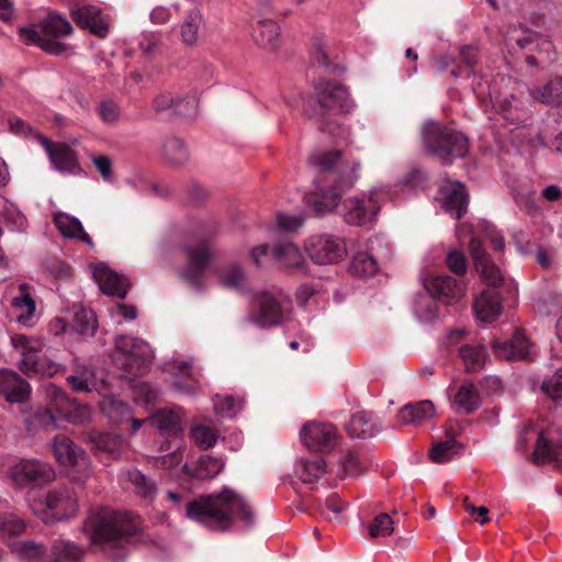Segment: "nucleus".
Instances as JSON below:
<instances>
[{
    "mask_svg": "<svg viewBox=\"0 0 562 562\" xmlns=\"http://www.w3.org/2000/svg\"><path fill=\"white\" fill-rule=\"evenodd\" d=\"M475 315L480 322L491 323L501 313V297L495 290H484L473 303Z\"/></svg>",
    "mask_w": 562,
    "mask_h": 562,
    "instance_id": "nucleus-32",
    "label": "nucleus"
},
{
    "mask_svg": "<svg viewBox=\"0 0 562 562\" xmlns=\"http://www.w3.org/2000/svg\"><path fill=\"white\" fill-rule=\"evenodd\" d=\"M74 29L61 15L50 13L38 24L20 29V35L26 44H34L52 55H63L67 45L58 41L60 37L69 36Z\"/></svg>",
    "mask_w": 562,
    "mask_h": 562,
    "instance_id": "nucleus-5",
    "label": "nucleus"
},
{
    "mask_svg": "<svg viewBox=\"0 0 562 562\" xmlns=\"http://www.w3.org/2000/svg\"><path fill=\"white\" fill-rule=\"evenodd\" d=\"M93 277L99 284L100 290L111 296L123 299L130 289L127 278L112 271L103 263H99L93 269Z\"/></svg>",
    "mask_w": 562,
    "mask_h": 562,
    "instance_id": "nucleus-24",
    "label": "nucleus"
},
{
    "mask_svg": "<svg viewBox=\"0 0 562 562\" xmlns=\"http://www.w3.org/2000/svg\"><path fill=\"white\" fill-rule=\"evenodd\" d=\"M123 476L134 486L135 492L143 498H153L157 492L155 481L144 475L139 470L133 468L123 473Z\"/></svg>",
    "mask_w": 562,
    "mask_h": 562,
    "instance_id": "nucleus-46",
    "label": "nucleus"
},
{
    "mask_svg": "<svg viewBox=\"0 0 562 562\" xmlns=\"http://www.w3.org/2000/svg\"><path fill=\"white\" fill-rule=\"evenodd\" d=\"M305 249L316 265H335L347 255L345 239L329 233L311 236L305 243Z\"/></svg>",
    "mask_w": 562,
    "mask_h": 562,
    "instance_id": "nucleus-11",
    "label": "nucleus"
},
{
    "mask_svg": "<svg viewBox=\"0 0 562 562\" xmlns=\"http://www.w3.org/2000/svg\"><path fill=\"white\" fill-rule=\"evenodd\" d=\"M241 408V403L233 396H216L214 400L215 413L222 418H233Z\"/></svg>",
    "mask_w": 562,
    "mask_h": 562,
    "instance_id": "nucleus-60",
    "label": "nucleus"
},
{
    "mask_svg": "<svg viewBox=\"0 0 562 562\" xmlns=\"http://www.w3.org/2000/svg\"><path fill=\"white\" fill-rule=\"evenodd\" d=\"M11 477L21 487H35L55 479L53 467L38 460H22L11 468Z\"/></svg>",
    "mask_w": 562,
    "mask_h": 562,
    "instance_id": "nucleus-13",
    "label": "nucleus"
},
{
    "mask_svg": "<svg viewBox=\"0 0 562 562\" xmlns=\"http://www.w3.org/2000/svg\"><path fill=\"white\" fill-rule=\"evenodd\" d=\"M531 94L542 103L562 105V77H554L544 86L536 87L531 90Z\"/></svg>",
    "mask_w": 562,
    "mask_h": 562,
    "instance_id": "nucleus-44",
    "label": "nucleus"
},
{
    "mask_svg": "<svg viewBox=\"0 0 562 562\" xmlns=\"http://www.w3.org/2000/svg\"><path fill=\"white\" fill-rule=\"evenodd\" d=\"M215 273L220 282L231 289H239L245 278L240 265L235 262L224 266L223 269H216Z\"/></svg>",
    "mask_w": 562,
    "mask_h": 562,
    "instance_id": "nucleus-56",
    "label": "nucleus"
},
{
    "mask_svg": "<svg viewBox=\"0 0 562 562\" xmlns=\"http://www.w3.org/2000/svg\"><path fill=\"white\" fill-rule=\"evenodd\" d=\"M153 359L149 345L138 338L120 335L115 338L112 353L114 364L131 374H142Z\"/></svg>",
    "mask_w": 562,
    "mask_h": 562,
    "instance_id": "nucleus-8",
    "label": "nucleus"
},
{
    "mask_svg": "<svg viewBox=\"0 0 562 562\" xmlns=\"http://www.w3.org/2000/svg\"><path fill=\"white\" fill-rule=\"evenodd\" d=\"M71 18L79 27L89 30L101 38L106 37L109 33V19L97 5L86 4L74 8Z\"/></svg>",
    "mask_w": 562,
    "mask_h": 562,
    "instance_id": "nucleus-21",
    "label": "nucleus"
},
{
    "mask_svg": "<svg viewBox=\"0 0 562 562\" xmlns=\"http://www.w3.org/2000/svg\"><path fill=\"white\" fill-rule=\"evenodd\" d=\"M54 224L64 237L78 239L89 246H93L92 239L77 217L64 212H56L54 214Z\"/></svg>",
    "mask_w": 562,
    "mask_h": 562,
    "instance_id": "nucleus-33",
    "label": "nucleus"
},
{
    "mask_svg": "<svg viewBox=\"0 0 562 562\" xmlns=\"http://www.w3.org/2000/svg\"><path fill=\"white\" fill-rule=\"evenodd\" d=\"M300 437L304 446L315 451H330L339 438L334 425L315 420L303 425Z\"/></svg>",
    "mask_w": 562,
    "mask_h": 562,
    "instance_id": "nucleus-14",
    "label": "nucleus"
},
{
    "mask_svg": "<svg viewBox=\"0 0 562 562\" xmlns=\"http://www.w3.org/2000/svg\"><path fill=\"white\" fill-rule=\"evenodd\" d=\"M192 359L186 361L173 360L167 366V370L172 374V385L181 394H194L199 387Z\"/></svg>",
    "mask_w": 562,
    "mask_h": 562,
    "instance_id": "nucleus-22",
    "label": "nucleus"
},
{
    "mask_svg": "<svg viewBox=\"0 0 562 562\" xmlns=\"http://www.w3.org/2000/svg\"><path fill=\"white\" fill-rule=\"evenodd\" d=\"M53 452L56 460L67 469L72 482L83 483L91 475V463L86 452L65 435L54 438Z\"/></svg>",
    "mask_w": 562,
    "mask_h": 562,
    "instance_id": "nucleus-10",
    "label": "nucleus"
},
{
    "mask_svg": "<svg viewBox=\"0 0 562 562\" xmlns=\"http://www.w3.org/2000/svg\"><path fill=\"white\" fill-rule=\"evenodd\" d=\"M13 307L20 312L18 322L27 325L30 318L35 312V302L29 292V285L23 283L20 285V294L12 300Z\"/></svg>",
    "mask_w": 562,
    "mask_h": 562,
    "instance_id": "nucleus-50",
    "label": "nucleus"
},
{
    "mask_svg": "<svg viewBox=\"0 0 562 562\" xmlns=\"http://www.w3.org/2000/svg\"><path fill=\"white\" fill-rule=\"evenodd\" d=\"M346 429L353 438L367 439L381 430V423L373 413L362 411L351 416Z\"/></svg>",
    "mask_w": 562,
    "mask_h": 562,
    "instance_id": "nucleus-30",
    "label": "nucleus"
},
{
    "mask_svg": "<svg viewBox=\"0 0 562 562\" xmlns=\"http://www.w3.org/2000/svg\"><path fill=\"white\" fill-rule=\"evenodd\" d=\"M459 357L467 372H477L484 368L488 353L483 345L463 344L459 348Z\"/></svg>",
    "mask_w": 562,
    "mask_h": 562,
    "instance_id": "nucleus-39",
    "label": "nucleus"
},
{
    "mask_svg": "<svg viewBox=\"0 0 562 562\" xmlns=\"http://www.w3.org/2000/svg\"><path fill=\"white\" fill-rule=\"evenodd\" d=\"M470 254L482 280L490 286H498L503 280L501 270L490 260L479 239L472 238L470 240Z\"/></svg>",
    "mask_w": 562,
    "mask_h": 562,
    "instance_id": "nucleus-23",
    "label": "nucleus"
},
{
    "mask_svg": "<svg viewBox=\"0 0 562 562\" xmlns=\"http://www.w3.org/2000/svg\"><path fill=\"white\" fill-rule=\"evenodd\" d=\"M340 468L344 475H359L364 471L366 465L356 452L348 451L340 459Z\"/></svg>",
    "mask_w": 562,
    "mask_h": 562,
    "instance_id": "nucleus-64",
    "label": "nucleus"
},
{
    "mask_svg": "<svg viewBox=\"0 0 562 562\" xmlns=\"http://www.w3.org/2000/svg\"><path fill=\"white\" fill-rule=\"evenodd\" d=\"M162 162L171 168L186 166L191 157L190 149L184 139L178 136H167L159 148Z\"/></svg>",
    "mask_w": 562,
    "mask_h": 562,
    "instance_id": "nucleus-26",
    "label": "nucleus"
},
{
    "mask_svg": "<svg viewBox=\"0 0 562 562\" xmlns=\"http://www.w3.org/2000/svg\"><path fill=\"white\" fill-rule=\"evenodd\" d=\"M11 346L19 355L18 367L26 375L56 374L60 367L43 355V342L35 337L16 334L11 336Z\"/></svg>",
    "mask_w": 562,
    "mask_h": 562,
    "instance_id": "nucleus-7",
    "label": "nucleus"
},
{
    "mask_svg": "<svg viewBox=\"0 0 562 562\" xmlns=\"http://www.w3.org/2000/svg\"><path fill=\"white\" fill-rule=\"evenodd\" d=\"M481 405V396L477 389L470 382L460 385L454 395L452 407L457 413L470 414Z\"/></svg>",
    "mask_w": 562,
    "mask_h": 562,
    "instance_id": "nucleus-38",
    "label": "nucleus"
},
{
    "mask_svg": "<svg viewBox=\"0 0 562 562\" xmlns=\"http://www.w3.org/2000/svg\"><path fill=\"white\" fill-rule=\"evenodd\" d=\"M97 111L99 117L105 124H114L121 117V110L119 104L111 99L100 101Z\"/></svg>",
    "mask_w": 562,
    "mask_h": 562,
    "instance_id": "nucleus-63",
    "label": "nucleus"
},
{
    "mask_svg": "<svg viewBox=\"0 0 562 562\" xmlns=\"http://www.w3.org/2000/svg\"><path fill=\"white\" fill-rule=\"evenodd\" d=\"M289 306V297L282 291H262L254 299L248 321L259 328L279 325L284 319Z\"/></svg>",
    "mask_w": 562,
    "mask_h": 562,
    "instance_id": "nucleus-9",
    "label": "nucleus"
},
{
    "mask_svg": "<svg viewBox=\"0 0 562 562\" xmlns=\"http://www.w3.org/2000/svg\"><path fill=\"white\" fill-rule=\"evenodd\" d=\"M11 548L15 554L29 562L41 561L45 553V550L42 546L32 541H15L11 544Z\"/></svg>",
    "mask_w": 562,
    "mask_h": 562,
    "instance_id": "nucleus-57",
    "label": "nucleus"
},
{
    "mask_svg": "<svg viewBox=\"0 0 562 562\" xmlns=\"http://www.w3.org/2000/svg\"><path fill=\"white\" fill-rule=\"evenodd\" d=\"M426 291L434 297L458 301L464 295V286L450 276H432L424 280Z\"/></svg>",
    "mask_w": 562,
    "mask_h": 562,
    "instance_id": "nucleus-28",
    "label": "nucleus"
},
{
    "mask_svg": "<svg viewBox=\"0 0 562 562\" xmlns=\"http://www.w3.org/2000/svg\"><path fill=\"white\" fill-rule=\"evenodd\" d=\"M272 255L285 268H300L305 261L303 252L291 241L277 244Z\"/></svg>",
    "mask_w": 562,
    "mask_h": 562,
    "instance_id": "nucleus-42",
    "label": "nucleus"
},
{
    "mask_svg": "<svg viewBox=\"0 0 562 562\" xmlns=\"http://www.w3.org/2000/svg\"><path fill=\"white\" fill-rule=\"evenodd\" d=\"M83 553L80 547L68 540H57L53 544V555L57 562H78Z\"/></svg>",
    "mask_w": 562,
    "mask_h": 562,
    "instance_id": "nucleus-54",
    "label": "nucleus"
},
{
    "mask_svg": "<svg viewBox=\"0 0 562 562\" xmlns=\"http://www.w3.org/2000/svg\"><path fill=\"white\" fill-rule=\"evenodd\" d=\"M413 308L416 318L422 323H431L438 317V303L428 292L416 295Z\"/></svg>",
    "mask_w": 562,
    "mask_h": 562,
    "instance_id": "nucleus-45",
    "label": "nucleus"
},
{
    "mask_svg": "<svg viewBox=\"0 0 562 562\" xmlns=\"http://www.w3.org/2000/svg\"><path fill=\"white\" fill-rule=\"evenodd\" d=\"M371 538L387 537L394 531V521L389 514L376 515L369 525Z\"/></svg>",
    "mask_w": 562,
    "mask_h": 562,
    "instance_id": "nucleus-59",
    "label": "nucleus"
},
{
    "mask_svg": "<svg viewBox=\"0 0 562 562\" xmlns=\"http://www.w3.org/2000/svg\"><path fill=\"white\" fill-rule=\"evenodd\" d=\"M308 166L315 176V190L306 204L316 215H324L338 207L341 192L356 183L361 165L355 159H344L340 150L333 149L312 154Z\"/></svg>",
    "mask_w": 562,
    "mask_h": 562,
    "instance_id": "nucleus-1",
    "label": "nucleus"
},
{
    "mask_svg": "<svg viewBox=\"0 0 562 562\" xmlns=\"http://www.w3.org/2000/svg\"><path fill=\"white\" fill-rule=\"evenodd\" d=\"M460 451L461 446L459 442L450 438L445 441L435 442L429 451V457L436 463H443L451 460Z\"/></svg>",
    "mask_w": 562,
    "mask_h": 562,
    "instance_id": "nucleus-53",
    "label": "nucleus"
},
{
    "mask_svg": "<svg viewBox=\"0 0 562 562\" xmlns=\"http://www.w3.org/2000/svg\"><path fill=\"white\" fill-rule=\"evenodd\" d=\"M224 468V461L221 458L212 456H201L195 463L184 464L186 473L198 480H209L216 476Z\"/></svg>",
    "mask_w": 562,
    "mask_h": 562,
    "instance_id": "nucleus-35",
    "label": "nucleus"
},
{
    "mask_svg": "<svg viewBox=\"0 0 562 562\" xmlns=\"http://www.w3.org/2000/svg\"><path fill=\"white\" fill-rule=\"evenodd\" d=\"M91 411L88 405L79 404L72 400L61 407L58 418H64L74 425H82L90 420Z\"/></svg>",
    "mask_w": 562,
    "mask_h": 562,
    "instance_id": "nucleus-52",
    "label": "nucleus"
},
{
    "mask_svg": "<svg viewBox=\"0 0 562 562\" xmlns=\"http://www.w3.org/2000/svg\"><path fill=\"white\" fill-rule=\"evenodd\" d=\"M181 414L182 409L180 407L165 408L156 412L148 420L156 425L161 435L176 437L181 431Z\"/></svg>",
    "mask_w": 562,
    "mask_h": 562,
    "instance_id": "nucleus-36",
    "label": "nucleus"
},
{
    "mask_svg": "<svg viewBox=\"0 0 562 562\" xmlns=\"http://www.w3.org/2000/svg\"><path fill=\"white\" fill-rule=\"evenodd\" d=\"M97 327V318L93 311L82 306L74 307L72 328L78 334L92 336Z\"/></svg>",
    "mask_w": 562,
    "mask_h": 562,
    "instance_id": "nucleus-49",
    "label": "nucleus"
},
{
    "mask_svg": "<svg viewBox=\"0 0 562 562\" xmlns=\"http://www.w3.org/2000/svg\"><path fill=\"white\" fill-rule=\"evenodd\" d=\"M46 396L50 407L37 411L34 414V422L43 427L55 426L57 415L61 412V407L70 400L67 394L55 384H48L46 386Z\"/></svg>",
    "mask_w": 562,
    "mask_h": 562,
    "instance_id": "nucleus-27",
    "label": "nucleus"
},
{
    "mask_svg": "<svg viewBox=\"0 0 562 562\" xmlns=\"http://www.w3.org/2000/svg\"><path fill=\"white\" fill-rule=\"evenodd\" d=\"M30 393L31 386L27 381L10 369H0V394H2L8 402H26Z\"/></svg>",
    "mask_w": 562,
    "mask_h": 562,
    "instance_id": "nucleus-25",
    "label": "nucleus"
},
{
    "mask_svg": "<svg viewBox=\"0 0 562 562\" xmlns=\"http://www.w3.org/2000/svg\"><path fill=\"white\" fill-rule=\"evenodd\" d=\"M435 415V406L431 401L424 400L404 405L397 413V419L404 425H418Z\"/></svg>",
    "mask_w": 562,
    "mask_h": 562,
    "instance_id": "nucleus-34",
    "label": "nucleus"
},
{
    "mask_svg": "<svg viewBox=\"0 0 562 562\" xmlns=\"http://www.w3.org/2000/svg\"><path fill=\"white\" fill-rule=\"evenodd\" d=\"M541 390L553 401L562 397V368L543 379Z\"/></svg>",
    "mask_w": 562,
    "mask_h": 562,
    "instance_id": "nucleus-61",
    "label": "nucleus"
},
{
    "mask_svg": "<svg viewBox=\"0 0 562 562\" xmlns=\"http://www.w3.org/2000/svg\"><path fill=\"white\" fill-rule=\"evenodd\" d=\"M94 448L116 459L124 451L126 443L123 438L109 432H91L89 435Z\"/></svg>",
    "mask_w": 562,
    "mask_h": 562,
    "instance_id": "nucleus-41",
    "label": "nucleus"
},
{
    "mask_svg": "<svg viewBox=\"0 0 562 562\" xmlns=\"http://www.w3.org/2000/svg\"><path fill=\"white\" fill-rule=\"evenodd\" d=\"M493 348L497 357L507 360L526 359L532 352V345L521 330H516L509 340L495 341Z\"/></svg>",
    "mask_w": 562,
    "mask_h": 562,
    "instance_id": "nucleus-29",
    "label": "nucleus"
},
{
    "mask_svg": "<svg viewBox=\"0 0 562 562\" xmlns=\"http://www.w3.org/2000/svg\"><path fill=\"white\" fill-rule=\"evenodd\" d=\"M533 437H537L531 460L535 463L552 462L558 463L562 461V442L560 439L551 437L546 432H538L532 428H526L519 432L517 440V449L525 450V446Z\"/></svg>",
    "mask_w": 562,
    "mask_h": 562,
    "instance_id": "nucleus-12",
    "label": "nucleus"
},
{
    "mask_svg": "<svg viewBox=\"0 0 562 562\" xmlns=\"http://www.w3.org/2000/svg\"><path fill=\"white\" fill-rule=\"evenodd\" d=\"M326 472V463L322 458L313 460L300 459L294 467L295 476L304 484L317 482Z\"/></svg>",
    "mask_w": 562,
    "mask_h": 562,
    "instance_id": "nucleus-40",
    "label": "nucleus"
},
{
    "mask_svg": "<svg viewBox=\"0 0 562 562\" xmlns=\"http://www.w3.org/2000/svg\"><path fill=\"white\" fill-rule=\"evenodd\" d=\"M186 516L215 530H228L235 520L246 528L255 525L256 516L245 498L232 488L202 495L186 504Z\"/></svg>",
    "mask_w": 562,
    "mask_h": 562,
    "instance_id": "nucleus-2",
    "label": "nucleus"
},
{
    "mask_svg": "<svg viewBox=\"0 0 562 562\" xmlns=\"http://www.w3.org/2000/svg\"><path fill=\"white\" fill-rule=\"evenodd\" d=\"M423 139L426 149L443 164H450L453 158H462L468 151V139L463 134L436 122L425 123Z\"/></svg>",
    "mask_w": 562,
    "mask_h": 562,
    "instance_id": "nucleus-6",
    "label": "nucleus"
},
{
    "mask_svg": "<svg viewBox=\"0 0 562 562\" xmlns=\"http://www.w3.org/2000/svg\"><path fill=\"white\" fill-rule=\"evenodd\" d=\"M188 266L180 271V277L193 289L203 288V276L211 260V251L206 244L202 243L194 248H187Z\"/></svg>",
    "mask_w": 562,
    "mask_h": 562,
    "instance_id": "nucleus-16",
    "label": "nucleus"
},
{
    "mask_svg": "<svg viewBox=\"0 0 562 562\" xmlns=\"http://www.w3.org/2000/svg\"><path fill=\"white\" fill-rule=\"evenodd\" d=\"M0 216L12 231L22 232L26 227V217L18 206L4 198H0Z\"/></svg>",
    "mask_w": 562,
    "mask_h": 562,
    "instance_id": "nucleus-51",
    "label": "nucleus"
},
{
    "mask_svg": "<svg viewBox=\"0 0 562 562\" xmlns=\"http://www.w3.org/2000/svg\"><path fill=\"white\" fill-rule=\"evenodd\" d=\"M50 519L61 520L76 515L78 509L77 497L71 486L65 485L50 491L45 498Z\"/></svg>",
    "mask_w": 562,
    "mask_h": 562,
    "instance_id": "nucleus-20",
    "label": "nucleus"
},
{
    "mask_svg": "<svg viewBox=\"0 0 562 562\" xmlns=\"http://www.w3.org/2000/svg\"><path fill=\"white\" fill-rule=\"evenodd\" d=\"M316 105L304 109L305 115L314 120L323 131L330 132L331 116L336 113H348L353 108L349 92L345 86L336 81H319L315 86Z\"/></svg>",
    "mask_w": 562,
    "mask_h": 562,
    "instance_id": "nucleus-4",
    "label": "nucleus"
},
{
    "mask_svg": "<svg viewBox=\"0 0 562 562\" xmlns=\"http://www.w3.org/2000/svg\"><path fill=\"white\" fill-rule=\"evenodd\" d=\"M102 414L113 424L131 423V435L136 434L147 419L133 417V411L127 403L115 395H108L100 402Z\"/></svg>",
    "mask_w": 562,
    "mask_h": 562,
    "instance_id": "nucleus-18",
    "label": "nucleus"
},
{
    "mask_svg": "<svg viewBox=\"0 0 562 562\" xmlns=\"http://www.w3.org/2000/svg\"><path fill=\"white\" fill-rule=\"evenodd\" d=\"M67 382L74 391L89 393L98 386L97 372L93 367L75 359L72 373L67 376Z\"/></svg>",
    "mask_w": 562,
    "mask_h": 562,
    "instance_id": "nucleus-31",
    "label": "nucleus"
},
{
    "mask_svg": "<svg viewBox=\"0 0 562 562\" xmlns=\"http://www.w3.org/2000/svg\"><path fill=\"white\" fill-rule=\"evenodd\" d=\"M139 529L140 525L132 514L111 508L91 512L83 526L91 547L115 562L123 560L125 546Z\"/></svg>",
    "mask_w": 562,
    "mask_h": 562,
    "instance_id": "nucleus-3",
    "label": "nucleus"
},
{
    "mask_svg": "<svg viewBox=\"0 0 562 562\" xmlns=\"http://www.w3.org/2000/svg\"><path fill=\"white\" fill-rule=\"evenodd\" d=\"M379 209L378 201L371 194L363 198L346 199L339 209V213L348 224L362 226L374 218Z\"/></svg>",
    "mask_w": 562,
    "mask_h": 562,
    "instance_id": "nucleus-15",
    "label": "nucleus"
},
{
    "mask_svg": "<svg viewBox=\"0 0 562 562\" xmlns=\"http://www.w3.org/2000/svg\"><path fill=\"white\" fill-rule=\"evenodd\" d=\"M488 93L492 103L498 108L506 121L518 123L522 119V114L518 110L517 100L513 95H502L496 91L495 87H491Z\"/></svg>",
    "mask_w": 562,
    "mask_h": 562,
    "instance_id": "nucleus-43",
    "label": "nucleus"
},
{
    "mask_svg": "<svg viewBox=\"0 0 562 562\" xmlns=\"http://www.w3.org/2000/svg\"><path fill=\"white\" fill-rule=\"evenodd\" d=\"M123 476L134 486L135 492L143 498H153L157 492L155 481L144 475L139 470L133 468L123 473Z\"/></svg>",
    "mask_w": 562,
    "mask_h": 562,
    "instance_id": "nucleus-47",
    "label": "nucleus"
},
{
    "mask_svg": "<svg viewBox=\"0 0 562 562\" xmlns=\"http://www.w3.org/2000/svg\"><path fill=\"white\" fill-rule=\"evenodd\" d=\"M438 202L446 213L460 218L467 211L468 193L464 184L459 181L445 182L437 194Z\"/></svg>",
    "mask_w": 562,
    "mask_h": 562,
    "instance_id": "nucleus-19",
    "label": "nucleus"
},
{
    "mask_svg": "<svg viewBox=\"0 0 562 562\" xmlns=\"http://www.w3.org/2000/svg\"><path fill=\"white\" fill-rule=\"evenodd\" d=\"M376 259L368 251H358L349 265V272L359 278L373 276L378 271Z\"/></svg>",
    "mask_w": 562,
    "mask_h": 562,
    "instance_id": "nucleus-48",
    "label": "nucleus"
},
{
    "mask_svg": "<svg viewBox=\"0 0 562 562\" xmlns=\"http://www.w3.org/2000/svg\"><path fill=\"white\" fill-rule=\"evenodd\" d=\"M191 438L200 448L209 449L215 445L218 434L209 426L196 425L191 428Z\"/></svg>",
    "mask_w": 562,
    "mask_h": 562,
    "instance_id": "nucleus-58",
    "label": "nucleus"
},
{
    "mask_svg": "<svg viewBox=\"0 0 562 562\" xmlns=\"http://www.w3.org/2000/svg\"><path fill=\"white\" fill-rule=\"evenodd\" d=\"M202 22V15L198 10H191L180 29L181 38L186 45H193L198 41V34Z\"/></svg>",
    "mask_w": 562,
    "mask_h": 562,
    "instance_id": "nucleus-55",
    "label": "nucleus"
},
{
    "mask_svg": "<svg viewBox=\"0 0 562 562\" xmlns=\"http://www.w3.org/2000/svg\"><path fill=\"white\" fill-rule=\"evenodd\" d=\"M37 137L57 171L66 175L81 173L82 169L78 161L77 153L70 146L63 143L53 144L42 135Z\"/></svg>",
    "mask_w": 562,
    "mask_h": 562,
    "instance_id": "nucleus-17",
    "label": "nucleus"
},
{
    "mask_svg": "<svg viewBox=\"0 0 562 562\" xmlns=\"http://www.w3.org/2000/svg\"><path fill=\"white\" fill-rule=\"evenodd\" d=\"M198 94L196 92H190L183 98L176 99L175 115H179L186 119L192 117L198 111Z\"/></svg>",
    "mask_w": 562,
    "mask_h": 562,
    "instance_id": "nucleus-62",
    "label": "nucleus"
},
{
    "mask_svg": "<svg viewBox=\"0 0 562 562\" xmlns=\"http://www.w3.org/2000/svg\"><path fill=\"white\" fill-rule=\"evenodd\" d=\"M255 42L269 50H274L280 43V27L270 19H260L254 29Z\"/></svg>",
    "mask_w": 562,
    "mask_h": 562,
    "instance_id": "nucleus-37",
    "label": "nucleus"
}]
</instances>
